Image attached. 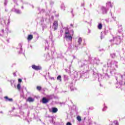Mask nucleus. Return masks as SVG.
<instances>
[{"instance_id": "nucleus-1", "label": "nucleus", "mask_w": 125, "mask_h": 125, "mask_svg": "<svg viewBox=\"0 0 125 125\" xmlns=\"http://www.w3.org/2000/svg\"><path fill=\"white\" fill-rule=\"evenodd\" d=\"M119 66L118 62L116 61H111L109 60L107 62V68L106 69V66H104L103 71H109L110 74L113 75L116 74V71Z\"/></svg>"}, {"instance_id": "nucleus-2", "label": "nucleus", "mask_w": 125, "mask_h": 125, "mask_svg": "<svg viewBox=\"0 0 125 125\" xmlns=\"http://www.w3.org/2000/svg\"><path fill=\"white\" fill-rule=\"evenodd\" d=\"M73 36H74V31L72 30V33L69 31V29L67 28L65 29L64 31V39H66V41L72 42L73 40Z\"/></svg>"}, {"instance_id": "nucleus-3", "label": "nucleus", "mask_w": 125, "mask_h": 125, "mask_svg": "<svg viewBox=\"0 0 125 125\" xmlns=\"http://www.w3.org/2000/svg\"><path fill=\"white\" fill-rule=\"evenodd\" d=\"M6 21H7V25L8 26V25L10 24V19H7L5 17L2 18V19H0V24L1 25H2L3 27H4V26H6Z\"/></svg>"}, {"instance_id": "nucleus-4", "label": "nucleus", "mask_w": 125, "mask_h": 125, "mask_svg": "<svg viewBox=\"0 0 125 125\" xmlns=\"http://www.w3.org/2000/svg\"><path fill=\"white\" fill-rule=\"evenodd\" d=\"M82 42H83V39L81 37H79L77 40V42L73 43V45L76 47V49H79L80 48L81 44H82Z\"/></svg>"}, {"instance_id": "nucleus-5", "label": "nucleus", "mask_w": 125, "mask_h": 125, "mask_svg": "<svg viewBox=\"0 0 125 125\" xmlns=\"http://www.w3.org/2000/svg\"><path fill=\"white\" fill-rule=\"evenodd\" d=\"M121 37L117 36V37L113 38V40L110 41L111 42H113L115 44H120L121 43Z\"/></svg>"}, {"instance_id": "nucleus-6", "label": "nucleus", "mask_w": 125, "mask_h": 125, "mask_svg": "<svg viewBox=\"0 0 125 125\" xmlns=\"http://www.w3.org/2000/svg\"><path fill=\"white\" fill-rule=\"evenodd\" d=\"M88 64H89V62L85 60L78 62L79 67L80 68H83V67H84V66H86V65H88Z\"/></svg>"}, {"instance_id": "nucleus-7", "label": "nucleus", "mask_w": 125, "mask_h": 125, "mask_svg": "<svg viewBox=\"0 0 125 125\" xmlns=\"http://www.w3.org/2000/svg\"><path fill=\"white\" fill-rule=\"evenodd\" d=\"M89 60L91 64H98L99 63V59L98 58H89Z\"/></svg>"}, {"instance_id": "nucleus-8", "label": "nucleus", "mask_w": 125, "mask_h": 125, "mask_svg": "<svg viewBox=\"0 0 125 125\" xmlns=\"http://www.w3.org/2000/svg\"><path fill=\"white\" fill-rule=\"evenodd\" d=\"M53 28L54 31L57 30L58 28V22L57 21H55L53 24Z\"/></svg>"}, {"instance_id": "nucleus-9", "label": "nucleus", "mask_w": 125, "mask_h": 125, "mask_svg": "<svg viewBox=\"0 0 125 125\" xmlns=\"http://www.w3.org/2000/svg\"><path fill=\"white\" fill-rule=\"evenodd\" d=\"M32 69H33L34 70H35L36 71L41 70L42 69V67H41L40 66L35 65H32Z\"/></svg>"}, {"instance_id": "nucleus-10", "label": "nucleus", "mask_w": 125, "mask_h": 125, "mask_svg": "<svg viewBox=\"0 0 125 125\" xmlns=\"http://www.w3.org/2000/svg\"><path fill=\"white\" fill-rule=\"evenodd\" d=\"M101 10H102L103 14H106L108 11V9L106 8V7L104 6H102Z\"/></svg>"}, {"instance_id": "nucleus-11", "label": "nucleus", "mask_w": 125, "mask_h": 125, "mask_svg": "<svg viewBox=\"0 0 125 125\" xmlns=\"http://www.w3.org/2000/svg\"><path fill=\"white\" fill-rule=\"evenodd\" d=\"M49 101H48V100L45 97H43L42 99V103L43 104H46V103H48Z\"/></svg>"}, {"instance_id": "nucleus-12", "label": "nucleus", "mask_w": 125, "mask_h": 125, "mask_svg": "<svg viewBox=\"0 0 125 125\" xmlns=\"http://www.w3.org/2000/svg\"><path fill=\"white\" fill-rule=\"evenodd\" d=\"M106 7H113V3L111 2V1H108L106 3Z\"/></svg>"}, {"instance_id": "nucleus-13", "label": "nucleus", "mask_w": 125, "mask_h": 125, "mask_svg": "<svg viewBox=\"0 0 125 125\" xmlns=\"http://www.w3.org/2000/svg\"><path fill=\"white\" fill-rule=\"evenodd\" d=\"M12 10L17 14H21V11L18 9H13Z\"/></svg>"}, {"instance_id": "nucleus-14", "label": "nucleus", "mask_w": 125, "mask_h": 125, "mask_svg": "<svg viewBox=\"0 0 125 125\" xmlns=\"http://www.w3.org/2000/svg\"><path fill=\"white\" fill-rule=\"evenodd\" d=\"M109 125H119V122L118 121L115 120L114 121L111 122Z\"/></svg>"}, {"instance_id": "nucleus-15", "label": "nucleus", "mask_w": 125, "mask_h": 125, "mask_svg": "<svg viewBox=\"0 0 125 125\" xmlns=\"http://www.w3.org/2000/svg\"><path fill=\"white\" fill-rule=\"evenodd\" d=\"M58 111V109L56 107H53L52 108V113H57Z\"/></svg>"}, {"instance_id": "nucleus-16", "label": "nucleus", "mask_w": 125, "mask_h": 125, "mask_svg": "<svg viewBox=\"0 0 125 125\" xmlns=\"http://www.w3.org/2000/svg\"><path fill=\"white\" fill-rule=\"evenodd\" d=\"M27 101H28V102H34V101H35V99L32 97H29L27 99Z\"/></svg>"}, {"instance_id": "nucleus-17", "label": "nucleus", "mask_w": 125, "mask_h": 125, "mask_svg": "<svg viewBox=\"0 0 125 125\" xmlns=\"http://www.w3.org/2000/svg\"><path fill=\"white\" fill-rule=\"evenodd\" d=\"M17 89L20 91L21 89V83H19L17 85Z\"/></svg>"}, {"instance_id": "nucleus-18", "label": "nucleus", "mask_w": 125, "mask_h": 125, "mask_svg": "<svg viewBox=\"0 0 125 125\" xmlns=\"http://www.w3.org/2000/svg\"><path fill=\"white\" fill-rule=\"evenodd\" d=\"M27 40H28V41H31L32 40H33V35H28V36L27 37Z\"/></svg>"}, {"instance_id": "nucleus-19", "label": "nucleus", "mask_w": 125, "mask_h": 125, "mask_svg": "<svg viewBox=\"0 0 125 125\" xmlns=\"http://www.w3.org/2000/svg\"><path fill=\"white\" fill-rule=\"evenodd\" d=\"M4 99H5V101H12V99H9L8 98V97L7 96H6V97H4Z\"/></svg>"}, {"instance_id": "nucleus-20", "label": "nucleus", "mask_w": 125, "mask_h": 125, "mask_svg": "<svg viewBox=\"0 0 125 125\" xmlns=\"http://www.w3.org/2000/svg\"><path fill=\"white\" fill-rule=\"evenodd\" d=\"M61 8L62 10H65V5L63 3H62L61 5Z\"/></svg>"}, {"instance_id": "nucleus-21", "label": "nucleus", "mask_w": 125, "mask_h": 125, "mask_svg": "<svg viewBox=\"0 0 125 125\" xmlns=\"http://www.w3.org/2000/svg\"><path fill=\"white\" fill-rule=\"evenodd\" d=\"M46 98L48 99V101H49V100L52 99V95H50L47 96Z\"/></svg>"}, {"instance_id": "nucleus-22", "label": "nucleus", "mask_w": 125, "mask_h": 125, "mask_svg": "<svg viewBox=\"0 0 125 125\" xmlns=\"http://www.w3.org/2000/svg\"><path fill=\"white\" fill-rule=\"evenodd\" d=\"M38 10L40 11V13H43L44 12V9H42L41 10V8H38Z\"/></svg>"}, {"instance_id": "nucleus-23", "label": "nucleus", "mask_w": 125, "mask_h": 125, "mask_svg": "<svg viewBox=\"0 0 125 125\" xmlns=\"http://www.w3.org/2000/svg\"><path fill=\"white\" fill-rule=\"evenodd\" d=\"M64 81H68L69 80V77L67 75H63Z\"/></svg>"}, {"instance_id": "nucleus-24", "label": "nucleus", "mask_w": 125, "mask_h": 125, "mask_svg": "<svg viewBox=\"0 0 125 125\" xmlns=\"http://www.w3.org/2000/svg\"><path fill=\"white\" fill-rule=\"evenodd\" d=\"M102 26H103L102 24L99 23L98 26V29H99V30H101V29H102Z\"/></svg>"}, {"instance_id": "nucleus-25", "label": "nucleus", "mask_w": 125, "mask_h": 125, "mask_svg": "<svg viewBox=\"0 0 125 125\" xmlns=\"http://www.w3.org/2000/svg\"><path fill=\"white\" fill-rule=\"evenodd\" d=\"M57 81H59L60 82H62V79H61V76L59 75L57 78Z\"/></svg>"}, {"instance_id": "nucleus-26", "label": "nucleus", "mask_w": 125, "mask_h": 125, "mask_svg": "<svg viewBox=\"0 0 125 125\" xmlns=\"http://www.w3.org/2000/svg\"><path fill=\"white\" fill-rule=\"evenodd\" d=\"M89 125H96V123L94 122H91L89 123Z\"/></svg>"}, {"instance_id": "nucleus-27", "label": "nucleus", "mask_w": 125, "mask_h": 125, "mask_svg": "<svg viewBox=\"0 0 125 125\" xmlns=\"http://www.w3.org/2000/svg\"><path fill=\"white\" fill-rule=\"evenodd\" d=\"M19 46L20 47V51L19 52V53H22V48L21 47H22V45H21V44H19Z\"/></svg>"}, {"instance_id": "nucleus-28", "label": "nucleus", "mask_w": 125, "mask_h": 125, "mask_svg": "<svg viewBox=\"0 0 125 125\" xmlns=\"http://www.w3.org/2000/svg\"><path fill=\"white\" fill-rule=\"evenodd\" d=\"M77 120H78L79 122H81V121H82V118H81L80 116H77Z\"/></svg>"}, {"instance_id": "nucleus-29", "label": "nucleus", "mask_w": 125, "mask_h": 125, "mask_svg": "<svg viewBox=\"0 0 125 125\" xmlns=\"http://www.w3.org/2000/svg\"><path fill=\"white\" fill-rule=\"evenodd\" d=\"M110 56L112 57V58H115V57H116V55L115 54H111Z\"/></svg>"}, {"instance_id": "nucleus-30", "label": "nucleus", "mask_w": 125, "mask_h": 125, "mask_svg": "<svg viewBox=\"0 0 125 125\" xmlns=\"http://www.w3.org/2000/svg\"><path fill=\"white\" fill-rule=\"evenodd\" d=\"M107 106L106 105H104V107L103 109V111L104 112L107 110Z\"/></svg>"}, {"instance_id": "nucleus-31", "label": "nucleus", "mask_w": 125, "mask_h": 125, "mask_svg": "<svg viewBox=\"0 0 125 125\" xmlns=\"http://www.w3.org/2000/svg\"><path fill=\"white\" fill-rule=\"evenodd\" d=\"M104 35H107V34H108V33H109V31L108 30H105L104 31Z\"/></svg>"}, {"instance_id": "nucleus-32", "label": "nucleus", "mask_w": 125, "mask_h": 125, "mask_svg": "<svg viewBox=\"0 0 125 125\" xmlns=\"http://www.w3.org/2000/svg\"><path fill=\"white\" fill-rule=\"evenodd\" d=\"M37 89L38 90H41L42 89V87H41V86H38L37 87Z\"/></svg>"}, {"instance_id": "nucleus-33", "label": "nucleus", "mask_w": 125, "mask_h": 125, "mask_svg": "<svg viewBox=\"0 0 125 125\" xmlns=\"http://www.w3.org/2000/svg\"><path fill=\"white\" fill-rule=\"evenodd\" d=\"M119 28L120 29V31H119V32H122V31H123V28L122 27V26H119Z\"/></svg>"}, {"instance_id": "nucleus-34", "label": "nucleus", "mask_w": 125, "mask_h": 125, "mask_svg": "<svg viewBox=\"0 0 125 125\" xmlns=\"http://www.w3.org/2000/svg\"><path fill=\"white\" fill-rule=\"evenodd\" d=\"M19 83H22V79H19L18 80Z\"/></svg>"}, {"instance_id": "nucleus-35", "label": "nucleus", "mask_w": 125, "mask_h": 125, "mask_svg": "<svg viewBox=\"0 0 125 125\" xmlns=\"http://www.w3.org/2000/svg\"><path fill=\"white\" fill-rule=\"evenodd\" d=\"M66 125H72V124H71V123H70V122H68V123L66 124Z\"/></svg>"}, {"instance_id": "nucleus-36", "label": "nucleus", "mask_w": 125, "mask_h": 125, "mask_svg": "<svg viewBox=\"0 0 125 125\" xmlns=\"http://www.w3.org/2000/svg\"><path fill=\"white\" fill-rule=\"evenodd\" d=\"M112 18L114 21H116V17H112Z\"/></svg>"}, {"instance_id": "nucleus-37", "label": "nucleus", "mask_w": 125, "mask_h": 125, "mask_svg": "<svg viewBox=\"0 0 125 125\" xmlns=\"http://www.w3.org/2000/svg\"><path fill=\"white\" fill-rule=\"evenodd\" d=\"M4 4L5 5H6V4H7V1H6V0H5Z\"/></svg>"}, {"instance_id": "nucleus-38", "label": "nucleus", "mask_w": 125, "mask_h": 125, "mask_svg": "<svg viewBox=\"0 0 125 125\" xmlns=\"http://www.w3.org/2000/svg\"><path fill=\"white\" fill-rule=\"evenodd\" d=\"M70 89H71V91H73V90H75L74 88H73V87H70Z\"/></svg>"}, {"instance_id": "nucleus-39", "label": "nucleus", "mask_w": 125, "mask_h": 125, "mask_svg": "<svg viewBox=\"0 0 125 125\" xmlns=\"http://www.w3.org/2000/svg\"><path fill=\"white\" fill-rule=\"evenodd\" d=\"M50 79L51 80H54V77H50Z\"/></svg>"}, {"instance_id": "nucleus-40", "label": "nucleus", "mask_w": 125, "mask_h": 125, "mask_svg": "<svg viewBox=\"0 0 125 125\" xmlns=\"http://www.w3.org/2000/svg\"><path fill=\"white\" fill-rule=\"evenodd\" d=\"M14 2H15V3H17V2L16 1V0H14Z\"/></svg>"}, {"instance_id": "nucleus-41", "label": "nucleus", "mask_w": 125, "mask_h": 125, "mask_svg": "<svg viewBox=\"0 0 125 125\" xmlns=\"http://www.w3.org/2000/svg\"><path fill=\"white\" fill-rule=\"evenodd\" d=\"M14 76L15 77V76H16V73H14Z\"/></svg>"}, {"instance_id": "nucleus-42", "label": "nucleus", "mask_w": 125, "mask_h": 125, "mask_svg": "<svg viewBox=\"0 0 125 125\" xmlns=\"http://www.w3.org/2000/svg\"><path fill=\"white\" fill-rule=\"evenodd\" d=\"M52 124H54V123L53 122V119L52 120Z\"/></svg>"}, {"instance_id": "nucleus-43", "label": "nucleus", "mask_w": 125, "mask_h": 125, "mask_svg": "<svg viewBox=\"0 0 125 125\" xmlns=\"http://www.w3.org/2000/svg\"><path fill=\"white\" fill-rule=\"evenodd\" d=\"M1 32H2V33H4V31L3 30V29H2V30H1Z\"/></svg>"}, {"instance_id": "nucleus-44", "label": "nucleus", "mask_w": 125, "mask_h": 125, "mask_svg": "<svg viewBox=\"0 0 125 125\" xmlns=\"http://www.w3.org/2000/svg\"><path fill=\"white\" fill-rule=\"evenodd\" d=\"M21 8H22V9H24V7L23 6H21Z\"/></svg>"}, {"instance_id": "nucleus-45", "label": "nucleus", "mask_w": 125, "mask_h": 125, "mask_svg": "<svg viewBox=\"0 0 125 125\" xmlns=\"http://www.w3.org/2000/svg\"><path fill=\"white\" fill-rule=\"evenodd\" d=\"M116 81H118V78L116 77Z\"/></svg>"}, {"instance_id": "nucleus-46", "label": "nucleus", "mask_w": 125, "mask_h": 125, "mask_svg": "<svg viewBox=\"0 0 125 125\" xmlns=\"http://www.w3.org/2000/svg\"><path fill=\"white\" fill-rule=\"evenodd\" d=\"M31 48H33V47H32V45H30Z\"/></svg>"}, {"instance_id": "nucleus-47", "label": "nucleus", "mask_w": 125, "mask_h": 125, "mask_svg": "<svg viewBox=\"0 0 125 125\" xmlns=\"http://www.w3.org/2000/svg\"><path fill=\"white\" fill-rule=\"evenodd\" d=\"M47 44H48V42H46Z\"/></svg>"}, {"instance_id": "nucleus-48", "label": "nucleus", "mask_w": 125, "mask_h": 125, "mask_svg": "<svg viewBox=\"0 0 125 125\" xmlns=\"http://www.w3.org/2000/svg\"><path fill=\"white\" fill-rule=\"evenodd\" d=\"M70 26H73V24H70Z\"/></svg>"}, {"instance_id": "nucleus-49", "label": "nucleus", "mask_w": 125, "mask_h": 125, "mask_svg": "<svg viewBox=\"0 0 125 125\" xmlns=\"http://www.w3.org/2000/svg\"><path fill=\"white\" fill-rule=\"evenodd\" d=\"M32 8H34V6H32Z\"/></svg>"}, {"instance_id": "nucleus-50", "label": "nucleus", "mask_w": 125, "mask_h": 125, "mask_svg": "<svg viewBox=\"0 0 125 125\" xmlns=\"http://www.w3.org/2000/svg\"><path fill=\"white\" fill-rule=\"evenodd\" d=\"M101 39H102V36H101Z\"/></svg>"}, {"instance_id": "nucleus-51", "label": "nucleus", "mask_w": 125, "mask_h": 125, "mask_svg": "<svg viewBox=\"0 0 125 125\" xmlns=\"http://www.w3.org/2000/svg\"><path fill=\"white\" fill-rule=\"evenodd\" d=\"M0 113H2V112L1 111Z\"/></svg>"}, {"instance_id": "nucleus-52", "label": "nucleus", "mask_w": 125, "mask_h": 125, "mask_svg": "<svg viewBox=\"0 0 125 125\" xmlns=\"http://www.w3.org/2000/svg\"><path fill=\"white\" fill-rule=\"evenodd\" d=\"M74 58H75V56H74Z\"/></svg>"}]
</instances>
